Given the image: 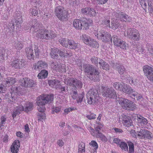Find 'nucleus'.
Segmentation results:
<instances>
[{"label": "nucleus", "mask_w": 153, "mask_h": 153, "mask_svg": "<svg viewBox=\"0 0 153 153\" xmlns=\"http://www.w3.org/2000/svg\"><path fill=\"white\" fill-rule=\"evenodd\" d=\"M53 94H43L37 98L36 104L38 106L37 109L40 113H37L38 121H42L45 119L46 115L44 111L45 109V105L47 103L51 102L53 99Z\"/></svg>", "instance_id": "f257e3e1"}, {"label": "nucleus", "mask_w": 153, "mask_h": 153, "mask_svg": "<svg viewBox=\"0 0 153 153\" xmlns=\"http://www.w3.org/2000/svg\"><path fill=\"white\" fill-rule=\"evenodd\" d=\"M83 68L87 76L90 80L96 82L100 80V72L94 67L92 65L84 64Z\"/></svg>", "instance_id": "f03ea898"}, {"label": "nucleus", "mask_w": 153, "mask_h": 153, "mask_svg": "<svg viewBox=\"0 0 153 153\" xmlns=\"http://www.w3.org/2000/svg\"><path fill=\"white\" fill-rule=\"evenodd\" d=\"M86 97L88 104H96L98 101L99 97L97 90L95 89H90L87 93Z\"/></svg>", "instance_id": "7ed1b4c3"}, {"label": "nucleus", "mask_w": 153, "mask_h": 153, "mask_svg": "<svg viewBox=\"0 0 153 153\" xmlns=\"http://www.w3.org/2000/svg\"><path fill=\"white\" fill-rule=\"evenodd\" d=\"M119 104L123 108L133 111L136 109V105L132 102L127 99L121 98L119 100Z\"/></svg>", "instance_id": "20e7f679"}, {"label": "nucleus", "mask_w": 153, "mask_h": 153, "mask_svg": "<svg viewBox=\"0 0 153 153\" xmlns=\"http://www.w3.org/2000/svg\"><path fill=\"white\" fill-rule=\"evenodd\" d=\"M125 33L126 36L134 41H139L140 39V34L139 31L135 28H128Z\"/></svg>", "instance_id": "39448f33"}, {"label": "nucleus", "mask_w": 153, "mask_h": 153, "mask_svg": "<svg viewBox=\"0 0 153 153\" xmlns=\"http://www.w3.org/2000/svg\"><path fill=\"white\" fill-rule=\"evenodd\" d=\"M94 34L96 36L103 42H107L113 40V38L112 39L111 37V34L103 30H100L99 32L95 30Z\"/></svg>", "instance_id": "423d86ee"}, {"label": "nucleus", "mask_w": 153, "mask_h": 153, "mask_svg": "<svg viewBox=\"0 0 153 153\" xmlns=\"http://www.w3.org/2000/svg\"><path fill=\"white\" fill-rule=\"evenodd\" d=\"M65 83L76 89H81L83 85L82 82L80 79L73 77L66 79L65 80Z\"/></svg>", "instance_id": "0eeeda50"}, {"label": "nucleus", "mask_w": 153, "mask_h": 153, "mask_svg": "<svg viewBox=\"0 0 153 153\" xmlns=\"http://www.w3.org/2000/svg\"><path fill=\"white\" fill-rule=\"evenodd\" d=\"M38 32L36 33V36L39 38L48 39L54 37L55 35L53 31H48L46 30L39 29L37 30Z\"/></svg>", "instance_id": "6e6552de"}, {"label": "nucleus", "mask_w": 153, "mask_h": 153, "mask_svg": "<svg viewBox=\"0 0 153 153\" xmlns=\"http://www.w3.org/2000/svg\"><path fill=\"white\" fill-rule=\"evenodd\" d=\"M73 26L77 30H86L88 28L89 25L86 21L75 19L73 21Z\"/></svg>", "instance_id": "1a4fd4ad"}, {"label": "nucleus", "mask_w": 153, "mask_h": 153, "mask_svg": "<svg viewBox=\"0 0 153 153\" xmlns=\"http://www.w3.org/2000/svg\"><path fill=\"white\" fill-rule=\"evenodd\" d=\"M112 41L114 45L122 49L126 50L128 48V44L118 36H113Z\"/></svg>", "instance_id": "9d476101"}, {"label": "nucleus", "mask_w": 153, "mask_h": 153, "mask_svg": "<svg viewBox=\"0 0 153 153\" xmlns=\"http://www.w3.org/2000/svg\"><path fill=\"white\" fill-rule=\"evenodd\" d=\"M143 71L144 75L148 79L153 82V68L148 65L143 66Z\"/></svg>", "instance_id": "9b49d317"}, {"label": "nucleus", "mask_w": 153, "mask_h": 153, "mask_svg": "<svg viewBox=\"0 0 153 153\" xmlns=\"http://www.w3.org/2000/svg\"><path fill=\"white\" fill-rule=\"evenodd\" d=\"M55 14L60 20L63 21L67 17V13L63 10L62 7L59 6L55 8Z\"/></svg>", "instance_id": "f8f14e48"}, {"label": "nucleus", "mask_w": 153, "mask_h": 153, "mask_svg": "<svg viewBox=\"0 0 153 153\" xmlns=\"http://www.w3.org/2000/svg\"><path fill=\"white\" fill-rule=\"evenodd\" d=\"M102 95L110 98H114L117 97L116 92L112 88H105L102 92Z\"/></svg>", "instance_id": "ddd939ff"}, {"label": "nucleus", "mask_w": 153, "mask_h": 153, "mask_svg": "<svg viewBox=\"0 0 153 153\" xmlns=\"http://www.w3.org/2000/svg\"><path fill=\"white\" fill-rule=\"evenodd\" d=\"M48 66V64L45 61L39 60L34 64L33 68L36 70L40 71L42 69L46 68Z\"/></svg>", "instance_id": "4468645a"}, {"label": "nucleus", "mask_w": 153, "mask_h": 153, "mask_svg": "<svg viewBox=\"0 0 153 153\" xmlns=\"http://www.w3.org/2000/svg\"><path fill=\"white\" fill-rule=\"evenodd\" d=\"M122 123L123 125L129 127L131 125L132 120L131 118L126 115H124L122 117Z\"/></svg>", "instance_id": "2eb2a0df"}, {"label": "nucleus", "mask_w": 153, "mask_h": 153, "mask_svg": "<svg viewBox=\"0 0 153 153\" xmlns=\"http://www.w3.org/2000/svg\"><path fill=\"white\" fill-rule=\"evenodd\" d=\"M113 67L121 75L123 74L125 72V69L124 66L123 65H119L116 63L113 65Z\"/></svg>", "instance_id": "dca6fc26"}, {"label": "nucleus", "mask_w": 153, "mask_h": 153, "mask_svg": "<svg viewBox=\"0 0 153 153\" xmlns=\"http://www.w3.org/2000/svg\"><path fill=\"white\" fill-rule=\"evenodd\" d=\"M19 148V140H15L13 143L11 147V150L12 153H18Z\"/></svg>", "instance_id": "f3484780"}, {"label": "nucleus", "mask_w": 153, "mask_h": 153, "mask_svg": "<svg viewBox=\"0 0 153 153\" xmlns=\"http://www.w3.org/2000/svg\"><path fill=\"white\" fill-rule=\"evenodd\" d=\"M27 56L28 59L32 60L34 58V55L32 48L31 47L27 48L25 49Z\"/></svg>", "instance_id": "a211bd4d"}, {"label": "nucleus", "mask_w": 153, "mask_h": 153, "mask_svg": "<svg viewBox=\"0 0 153 153\" xmlns=\"http://www.w3.org/2000/svg\"><path fill=\"white\" fill-rule=\"evenodd\" d=\"M15 79L11 77H8L2 82L3 84L5 85L6 86H10L13 85L15 82Z\"/></svg>", "instance_id": "6ab92c4d"}, {"label": "nucleus", "mask_w": 153, "mask_h": 153, "mask_svg": "<svg viewBox=\"0 0 153 153\" xmlns=\"http://www.w3.org/2000/svg\"><path fill=\"white\" fill-rule=\"evenodd\" d=\"M121 91L123 92L128 94H132L134 92V91L131 87L125 83L123 85Z\"/></svg>", "instance_id": "aec40b11"}, {"label": "nucleus", "mask_w": 153, "mask_h": 153, "mask_svg": "<svg viewBox=\"0 0 153 153\" xmlns=\"http://www.w3.org/2000/svg\"><path fill=\"white\" fill-rule=\"evenodd\" d=\"M58 53L61 57H69L72 55V53L70 51H67L64 50H59Z\"/></svg>", "instance_id": "412c9836"}, {"label": "nucleus", "mask_w": 153, "mask_h": 153, "mask_svg": "<svg viewBox=\"0 0 153 153\" xmlns=\"http://www.w3.org/2000/svg\"><path fill=\"white\" fill-rule=\"evenodd\" d=\"M118 18L120 19L121 21L130 22L131 20V18L128 17V15L124 13H121L118 14Z\"/></svg>", "instance_id": "4be33fe9"}, {"label": "nucleus", "mask_w": 153, "mask_h": 153, "mask_svg": "<svg viewBox=\"0 0 153 153\" xmlns=\"http://www.w3.org/2000/svg\"><path fill=\"white\" fill-rule=\"evenodd\" d=\"M137 122L138 124L143 126L148 123L147 120L143 117L140 115H137Z\"/></svg>", "instance_id": "5701e85b"}, {"label": "nucleus", "mask_w": 153, "mask_h": 153, "mask_svg": "<svg viewBox=\"0 0 153 153\" xmlns=\"http://www.w3.org/2000/svg\"><path fill=\"white\" fill-rule=\"evenodd\" d=\"M33 105L32 103H29L27 104L25 108L22 105L20 106V111H24L27 112L32 110Z\"/></svg>", "instance_id": "b1692460"}, {"label": "nucleus", "mask_w": 153, "mask_h": 153, "mask_svg": "<svg viewBox=\"0 0 153 153\" xmlns=\"http://www.w3.org/2000/svg\"><path fill=\"white\" fill-rule=\"evenodd\" d=\"M51 67L53 69L59 72L62 71V69L61 64L56 62H52L51 65Z\"/></svg>", "instance_id": "393cba45"}, {"label": "nucleus", "mask_w": 153, "mask_h": 153, "mask_svg": "<svg viewBox=\"0 0 153 153\" xmlns=\"http://www.w3.org/2000/svg\"><path fill=\"white\" fill-rule=\"evenodd\" d=\"M99 64L100 65V68L105 70H108L109 69V65L103 60L102 59L100 60L99 62Z\"/></svg>", "instance_id": "a878e982"}, {"label": "nucleus", "mask_w": 153, "mask_h": 153, "mask_svg": "<svg viewBox=\"0 0 153 153\" xmlns=\"http://www.w3.org/2000/svg\"><path fill=\"white\" fill-rule=\"evenodd\" d=\"M59 51V49L57 48H53L51 49V55L52 58L53 59H57L58 58V55L57 54Z\"/></svg>", "instance_id": "bb28decb"}, {"label": "nucleus", "mask_w": 153, "mask_h": 153, "mask_svg": "<svg viewBox=\"0 0 153 153\" xmlns=\"http://www.w3.org/2000/svg\"><path fill=\"white\" fill-rule=\"evenodd\" d=\"M48 72L45 70H42L37 75L39 79H43L46 78L48 75Z\"/></svg>", "instance_id": "cd10ccee"}, {"label": "nucleus", "mask_w": 153, "mask_h": 153, "mask_svg": "<svg viewBox=\"0 0 153 153\" xmlns=\"http://www.w3.org/2000/svg\"><path fill=\"white\" fill-rule=\"evenodd\" d=\"M89 128L90 129V132L91 134L93 136H95L97 138H100L103 135L99 131H96L94 130L91 127Z\"/></svg>", "instance_id": "c85d7f7f"}, {"label": "nucleus", "mask_w": 153, "mask_h": 153, "mask_svg": "<svg viewBox=\"0 0 153 153\" xmlns=\"http://www.w3.org/2000/svg\"><path fill=\"white\" fill-rule=\"evenodd\" d=\"M32 23L33 25L32 26L31 29H32V30L33 29L34 30H35L36 31H34L36 32V30L37 29H40V26L41 25L40 23L37 22V20L36 19L33 20V21Z\"/></svg>", "instance_id": "c756f323"}, {"label": "nucleus", "mask_w": 153, "mask_h": 153, "mask_svg": "<svg viewBox=\"0 0 153 153\" xmlns=\"http://www.w3.org/2000/svg\"><path fill=\"white\" fill-rule=\"evenodd\" d=\"M61 1L63 3H65L66 4H69L73 6H76V4L77 1L76 0H61Z\"/></svg>", "instance_id": "7c9ffc66"}, {"label": "nucleus", "mask_w": 153, "mask_h": 153, "mask_svg": "<svg viewBox=\"0 0 153 153\" xmlns=\"http://www.w3.org/2000/svg\"><path fill=\"white\" fill-rule=\"evenodd\" d=\"M68 43L71 49H75L77 47V44L72 40L68 39Z\"/></svg>", "instance_id": "2f4dec72"}, {"label": "nucleus", "mask_w": 153, "mask_h": 153, "mask_svg": "<svg viewBox=\"0 0 153 153\" xmlns=\"http://www.w3.org/2000/svg\"><path fill=\"white\" fill-rule=\"evenodd\" d=\"M120 26V24L118 21L116 20L115 21H113L111 22V28L113 30H115L118 28Z\"/></svg>", "instance_id": "473e14b6"}, {"label": "nucleus", "mask_w": 153, "mask_h": 153, "mask_svg": "<svg viewBox=\"0 0 153 153\" xmlns=\"http://www.w3.org/2000/svg\"><path fill=\"white\" fill-rule=\"evenodd\" d=\"M88 45L95 48H97L99 46V45L97 42L93 39H91Z\"/></svg>", "instance_id": "72a5a7b5"}, {"label": "nucleus", "mask_w": 153, "mask_h": 153, "mask_svg": "<svg viewBox=\"0 0 153 153\" xmlns=\"http://www.w3.org/2000/svg\"><path fill=\"white\" fill-rule=\"evenodd\" d=\"M124 84L123 83H120L119 82H115L114 83V87L116 89L121 91L123 88V85Z\"/></svg>", "instance_id": "f704fd0d"}, {"label": "nucleus", "mask_w": 153, "mask_h": 153, "mask_svg": "<svg viewBox=\"0 0 153 153\" xmlns=\"http://www.w3.org/2000/svg\"><path fill=\"white\" fill-rule=\"evenodd\" d=\"M89 144L90 146L93 147L94 150L93 153H96V150L98 148V145L97 143L94 140H92L89 143Z\"/></svg>", "instance_id": "c9c22d12"}, {"label": "nucleus", "mask_w": 153, "mask_h": 153, "mask_svg": "<svg viewBox=\"0 0 153 153\" xmlns=\"http://www.w3.org/2000/svg\"><path fill=\"white\" fill-rule=\"evenodd\" d=\"M59 82L57 79L50 80L48 81L49 85L52 86H53L54 85L56 86L59 85Z\"/></svg>", "instance_id": "e433bc0d"}, {"label": "nucleus", "mask_w": 153, "mask_h": 153, "mask_svg": "<svg viewBox=\"0 0 153 153\" xmlns=\"http://www.w3.org/2000/svg\"><path fill=\"white\" fill-rule=\"evenodd\" d=\"M127 143L129 146V153H134V150L133 143L130 141L127 142Z\"/></svg>", "instance_id": "4c0bfd02"}, {"label": "nucleus", "mask_w": 153, "mask_h": 153, "mask_svg": "<svg viewBox=\"0 0 153 153\" xmlns=\"http://www.w3.org/2000/svg\"><path fill=\"white\" fill-rule=\"evenodd\" d=\"M59 42L62 46L65 47H67L68 46L67 40L66 39L61 38L59 40Z\"/></svg>", "instance_id": "58836bf2"}, {"label": "nucleus", "mask_w": 153, "mask_h": 153, "mask_svg": "<svg viewBox=\"0 0 153 153\" xmlns=\"http://www.w3.org/2000/svg\"><path fill=\"white\" fill-rule=\"evenodd\" d=\"M28 79L27 78H22L20 80V84L22 86L26 87Z\"/></svg>", "instance_id": "ea45409f"}, {"label": "nucleus", "mask_w": 153, "mask_h": 153, "mask_svg": "<svg viewBox=\"0 0 153 153\" xmlns=\"http://www.w3.org/2000/svg\"><path fill=\"white\" fill-rule=\"evenodd\" d=\"M145 133L143 138L151 139L152 137V134L150 131L145 130Z\"/></svg>", "instance_id": "a19ab883"}, {"label": "nucleus", "mask_w": 153, "mask_h": 153, "mask_svg": "<svg viewBox=\"0 0 153 153\" xmlns=\"http://www.w3.org/2000/svg\"><path fill=\"white\" fill-rule=\"evenodd\" d=\"M145 130L141 129L139 131H137V137L139 138L143 139L144 138Z\"/></svg>", "instance_id": "79ce46f5"}, {"label": "nucleus", "mask_w": 153, "mask_h": 153, "mask_svg": "<svg viewBox=\"0 0 153 153\" xmlns=\"http://www.w3.org/2000/svg\"><path fill=\"white\" fill-rule=\"evenodd\" d=\"M120 147L125 151H128V148L127 144L124 142H121L119 144Z\"/></svg>", "instance_id": "37998d69"}, {"label": "nucleus", "mask_w": 153, "mask_h": 153, "mask_svg": "<svg viewBox=\"0 0 153 153\" xmlns=\"http://www.w3.org/2000/svg\"><path fill=\"white\" fill-rule=\"evenodd\" d=\"M10 65H11L13 67H14L15 68H17L19 65V60L17 59L14 61L10 63Z\"/></svg>", "instance_id": "c03bdc74"}, {"label": "nucleus", "mask_w": 153, "mask_h": 153, "mask_svg": "<svg viewBox=\"0 0 153 153\" xmlns=\"http://www.w3.org/2000/svg\"><path fill=\"white\" fill-rule=\"evenodd\" d=\"M85 94L82 93L81 94H79L77 98L76 99V101L78 103H81L84 97Z\"/></svg>", "instance_id": "a18cd8bd"}, {"label": "nucleus", "mask_w": 153, "mask_h": 153, "mask_svg": "<svg viewBox=\"0 0 153 153\" xmlns=\"http://www.w3.org/2000/svg\"><path fill=\"white\" fill-rule=\"evenodd\" d=\"M6 120V118L4 116H2L1 117V121L0 122V128H2L3 127H4Z\"/></svg>", "instance_id": "49530a36"}, {"label": "nucleus", "mask_w": 153, "mask_h": 153, "mask_svg": "<svg viewBox=\"0 0 153 153\" xmlns=\"http://www.w3.org/2000/svg\"><path fill=\"white\" fill-rule=\"evenodd\" d=\"M131 95L134 98L136 96V98L137 100H141L142 99V96L140 94H138L137 92L134 91V92Z\"/></svg>", "instance_id": "de8ad7c7"}, {"label": "nucleus", "mask_w": 153, "mask_h": 153, "mask_svg": "<svg viewBox=\"0 0 153 153\" xmlns=\"http://www.w3.org/2000/svg\"><path fill=\"white\" fill-rule=\"evenodd\" d=\"M35 85V83L32 80L30 79H28V81L27 83L26 87H32Z\"/></svg>", "instance_id": "09e8293b"}, {"label": "nucleus", "mask_w": 153, "mask_h": 153, "mask_svg": "<svg viewBox=\"0 0 153 153\" xmlns=\"http://www.w3.org/2000/svg\"><path fill=\"white\" fill-rule=\"evenodd\" d=\"M30 11L31 14L34 16L37 15L38 14L37 8L36 7H34L32 8L30 10Z\"/></svg>", "instance_id": "8fccbe9b"}, {"label": "nucleus", "mask_w": 153, "mask_h": 153, "mask_svg": "<svg viewBox=\"0 0 153 153\" xmlns=\"http://www.w3.org/2000/svg\"><path fill=\"white\" fill-rule=\"evenodd\" d=\"M71 94L72 95L73 98L74 99H75L77 96L78 92L76 89L72 90Z\"/></svg>", "instance_id": "3c124183"}, {"label": "nucleus", "mask_w": 153, "mask_h": 153, "mask_svg": "<svg viewBox=\"0 0 153 153\" xmlns=\"http://www.w3.org/2000/svg\"><path fill=\"white\" fill-rule=\"evenodd\" d=\"M91 60L92 63L96 65L98 64V58L95 56H93L91 59Z\"/></svg>", "instance_id": "603ef678"}, {"label": "nucleus", "mask_w": 153, "mask_h": 153, "mask_svg": "<svg viewBox=\"0 0 153 153\" xmlns=\"http://www.w3.org/2000/svg\"><path fill=\"white\" fill-rule=\"evenodd\" d=\"M88 14L90 16H95L96 13L94 9L89 7V10H88Z\"/></svg>", "instance_id": "864d4df0"}, {"label": "nucleus", "mask_w": 153, "mask_h": 153, "mask_svg": "<svg viewBox=\"0 0 153 153\" xmlns=\"http://www.w3.org/2000/svg\"><path fill=\"white\" fill-rule=\"evenodd\" d=\"M61 109V107H57L53 108V110H52V113L54 114L55 112L57 113L60 112Z\"/></svg>", "instance_id": "5fc2aeb1"}, {"label": "nucleus", "mask_w": 153, "mask_h": 153, "mask_svg": "<svg viewBox=\"0 0 153 153\" xmlns=\"http://www.w3.org/2000/svg\"><path fill=\"white\" fill-rule=\"evenodd\" d=\"M96 115L93 113H91L89 115H88L86 116V117L88 119L91 120L94 119L96 118Z\"/></svg>", "instance_id": "6e6d98bb"}, {"label": "nucleus", "mask_w": 153, "mask_h": 153, "mask_svg": "<svg viewBox=\"0 0 153 153\" xmlns=\"http://www.w3.org/2000/svg\"><path fill=\"white\" fill-rule=\"evenodd\" d=\"M141 6L145 8H146L147 4L145 2V0H139Z\"/></svg>", "instance_id": "4d7b16f0"}, {"label": "nucleus", "mask_w": 153, "mask_h": 153, "mask_svg": "<svg viewBox=\"0 0 153 153\" xmlns=\"http://www.w3.org/2000/svg\"><path fill=\"white\" fill-rule=\"evenodd\" d=\"M74 109V108L71 107H70L68 108H66L64 110V114H68L69 112L72 111Z\"/></svg>", "instance_id": "13d9d810"}, {"label": "nucleus", "mask_w": 153, "mask_h": 153, "mask_svg": "<svg viewBox=\"0 0 153 153\" xmlns=\"http://www.w3.org/2000/svg\"><path fill=\"white\" fill-rule=\"evenodd\" d=\"M50 16V14L49 13H46L42 16V19H44L45 21H46L48 19Z\"/></svg>", "instance_id": "bf43d9fd"}, {"label": "nucleus", "mask_w": 153, "mask_h": 153, "mask_svg": "<svg viewBox=\"0 0 153 153\" xmlns=\"http://www.w3.org/2000/svg\"><path fill=\"white\" fill-rule=\"evenodd\" d=\"M88 10H89V7H86L82 9H81V12L82 13L88 14Z\"/></svg>", "instance_id": "052dcab7"}, {"label": "nucleus", "mask_w": 153, "mask_h": 153, "mask_svg": "<svg viewBox=\"0 0 153 153\" xmlns=\"http://www.w3.org/2000/svg\"><path fill=\"white\" fill-rule=\"evenodd\" d=\"M2 83L0 84V93H4L5 91V87Z\"/></svg>", "instance_id": "680f3d73"}, {"label": "nucleus", "mask_w": 153, "mask_h": 153, "mask_svg": "<svg viewBox=\"0 0 153 153\" xmlns=\"http://www.w3.org/2000/svg\"><path fill=\"white\" fill-rule=\"evenodd\" d=\"M113 130H114L115 132L117 133H120L123 132V130L122 129L118 128H113Z\"/></svg>", "instance_id": "e2e57ef3"}, {"label": "nucleus", "mask_w": 153, "mask_h": 153, "mask_svg": "<svg viewBox=\"0 0 153 153\" xmlns=\"http://www.w3.org/2000/svg\"><path fill=\"white\" fill-rule=\"evenodd\" d=\"M130 133L133 137L135 138H137V132H135V131L134 130H132L130 131Z\"/></svg>", "instance_id": "0e129e2a"}, {"label": "nucleus", "mask_w": 153, "mask_h": 153, "mask_svg": "<svg viewBox=\"0 0 153 153\" xmlns=\"http://www.w3.org/2000/svg\"><path fill=\"white\" fill-rule=\"evenodd\" d=\"M9 136L7 134H5L3 138V142L5 143L7 142L9 140Z\"/></svg>", "instance_id": "69168bd1"}, {"label": "nucleus", "mask_w": 153, "mask_h": 153, "mask_svg": "<svg viewBox=\"0 0 153 153\" xmlns=\"http://www.w3.org/2000/svg\"><path fill=\"white\" fill-rule=\"evenodd\" d=\"M148 53H149L150 55L152 56H153V49L152 46L149 47L148 49Z\"/></svg>", "instance_id": "338daca9"}, {"label": "nucleus", "mask_w": 153, "mask_h": 153, "mask_svg": "<svg viewBox=\"0 0 153 153\" xmlns=\"http://www.w3.org/2000/svg\"><path fill=\"white\" fill-rule=\"evenodd\" d=\"M90 36L85 34H82L81 36V39L83 41H85V39H90Z\"/></svg>", "instance_id": "774afa93"}]
</instances>
